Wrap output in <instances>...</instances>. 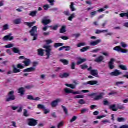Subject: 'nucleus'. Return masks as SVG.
I'll return each mask as SVG.
<instances>
[{
	"instance_id": "nucleus-1",
	"label": "nucleus",
	"mask_w": 128,
	"mask_h": 128,
	"mask_svg": "<svg viewBox=\"0 0 128 128\" xmlns=\"http://www.w3.org/2000/svg\"><path fill=\"white\" fill-rule=\"evenodd\" d=\"M32 36H34L33 40H38V27L34 26L32 30L30 32Z\"/></svg>"
},
{
	"instance_id": "nucleus-2",
	"label": "nucleus",
	"mask_w": 128,
	"mask_h": 128,
	"mask_svg": "<svg viewBox=\"0 0 128 128\" xmlns=\"http://www.w3.org/2000/svg\"><path fill=\"white\" fill-rule=\"evenodd\" d=\"M43 48L46 49V56H48L46 60H48L50 56V52L52 50V47L50 46H44Z\"/></svg>"
},
{
	"instance_id": "nucleus-3",
	"label": "nucleus",
	"mask_w": 128,
	"mask_h": 128,
	"mask_svg": "<svg viewBox=\"0 0 128 128\" xmlns=\"http://www.w3.org/2000/svg\"><path fill=\"white\" fill-rule=\"evenodd\" d=\"M27 122L30 126H36L38 125V120L34 118L28 119Z\"/></svg>"
},
{
	"instance_id": "nucleus-4",
	"label": "nucleus",
	"mask_w": 128,
	"mask_h": 128,
	"mask_svg": "<svg viewBox=\"0 0 128 128\" xmlns=\"http://www.w3.org/2000/svg\"><path fill=\"white\" fill-rule=\"evenodd\" d=\"M14 91L10 92L8 94V98H6V102H10L12 100H16V96L14 95Z\"/></svg>"
},
{
	"instance_id": "nucleus-5",
	"label": "nucleus",
	"mask_w": 128,
	"mask_h": 128,
	"mask_svg": "<svg viewBox=\"0 0 128 128\" xmlns=\"http://www.w3.org/2000/svg\"><path fill=\"white\" fill-rule=\"evenodd\" d=\"M52 22V20H50V17L46 16L44 17L42 21V24H44L45 26H48V24H50Z\"/></svg>"
},
{
	"instance_id": "nucleus-6",
	"label": "nucleus",
	"mask_w": 128,
	"mask_h": 128,
	"mask_svg": "<svg viewBox=\"0 0 128 128\" xmlns=\"http://www.w3.org/2000/svg\"><path fill=\"white\" fill-rule=\"evenodd\" d=\"M88 72H90V74L94 76H96L98 74V70H92V68L90 67L88 69Z\"/></svg>"
},
{
	"instance_id": "nucleus-7",
	"label": "nucleus",
	"mask_w": 128,
	"mask_h": 128,
	"mask_svg": "<svg viewBox=\"0 0 128 128\" xmlns=\"http://www.w3.org/2000/svg\"><path fill=\"white\" fill-rule=\"evenodd\" d=\"M120 74H122V73L118 70H115L114 72L110 74V76H118Z\"/></svg>"
},
{
	"instance_id": "nucleus-8",
	"label": "nucleus",
	"mask_w": 128,
	"mask_h": 128,
	"mask_svg": "<svg viewBox=\"0 0 128 128\" xmlns=\"http://www.w3.org/2000/svg\"><path fill=\"white\" fill-rule=\"evenodd\" d=\"M62 102V99H56V100L53 101L51 103V106L52 108H56L58 106V102Z\"/></svg>"
},
{
	"instance_id": "nucleus-9",
	"label": "nucleus",
	"mask_w": 128,
	"mask_h": 128,
	"mask_svg": "<svg viewBox=\"0 0 128 128\" xmlns=\"http://www.w3.org/2000/svg\"><path fill=\"white\" fill-rule=\"evenodd\" d=\"M100 42H102V40H98L96 41H92L90 42V46H98V44H100Z\"/></svg>"
},
{
	"instance_id": "nucleus-10",
	"label": "nucleus",
	"mask_w": 128,
	"mask_h": 128,
	"mask_svg": "<svg viewBox=\"0 0 128 128\" xmlns=\"http://www.w3.org/2000/svg\"><path fill=\"white\" fill-rule=\"evenodd\" d=\"M115 60L112 58L110 61L108 63V66L110 70H114V62Z\"/></svg>"
},
{
	"instance_id": "nucleus-11",
	"label": "nucleus",
	"mask_w": 128,
	"mask_h": 128,
	"mask_svg": "<svg viewBox=\"0 0 128 128\" xmlns=\"http://www.w3.org/2000/svg\"><path fill=\"white\" fill-rule=\"evenodd\" d=\"M14 40V37L12 36V34L5 36L3 38V40L4 42H6V40Z\"/></svg>"
},
{
	"instance_id": "nucleus-12",
	"label": "nucleus",
	"mask_w": 128,
	"mask_h": 128,
	"mask_svg": "<svg viewBox=\"0 0 128 128\" xmlns=\"http://www.w3.org/2000/svg\"><path fill=\"white\" fill-rule=\"evenodd\" d=\"M104 93H100L99 96H97L94 98V100H102V98H104Z\"/></svg>"
},
{
	"instance_id": "nucleus-13",
	"label": "nucleus",
	"mask_w": 128,
	"mask_h": 128,
	"mask_svg": "<svg viewBox=\"0 0 128 128\" xmlns=\"http://www.w3.org/2000/svg\"><path fill=\"white\" fill-rule=\"evenodd\" d=\"M24 72H36V68H30L27 69H25L23 71Z\"/></svg>"
},
{
	"instance_id": "nucleus-14",
	"label": "nucleus",
	"mask_w": 128,
	"mask_h": 128,
	"mask_svg": "<svg viewBox=\"0 0 128 128\" xmlns=\"http://www.w3.org/2000/svg\"><path fill=\"white\" fill-rule=\"evenodd\" d=\"M104 58L103 56H100L99 57L97 58L95 60L96 62H102L104 61Z\"/></svg>"
},
{
	"instance_id": "nucleus-15",
	"label": "nucleus",
	"mask_w": 128,
	"mask_h": 128,
	"mask_svg": "<svg viewBox=\"0 0 128 128\" xmlns=\"http://www.w3.org/2000/svg\"><path fill=\"white\" fill-rule=\"evenodd\" d=\"M79 61L77 62V64L78 66H80V64H84V62H86V58H78Z\"/></svg>"
},
{
	"instance_id": "nucleus-16",
	"label": "nucleus",
	"mask_w": 128,
	"mask_h": 128,
	"mask_svg": "<svg viewBox=\"0 0 128 128\" xmlns=\"http://www.w3.org/2000/svg\"><path fill=\"white\" fill-rule=\"evenodd\" d=\"M38 56H44V50L42 49H38Z\"/></svg>"
},
{
	"instance_id": "nucleus-17",
	"label": "nucleus",
	"mask_w": 128,
	"mask_h": 128,
	"mask_svg": "<svg viewBox=\"0 0 128 128\" xmlns=\"http://www.w3.org/2000/svg\"><path fill=\"white\" fill-rule=\"evenodd\" d=\"M12 50L14 54H20V48H14L12 49Z\"/></svg>"
},
{
	"instance_id": "nucleus-18",
	"label": "nucleus",
	"mask_w": 128,
	"mask_h": 128,
	"mask_svg": "<svg viewBox=\"0 0 128 128\" xmlns=\"http://www.w3.org/2000/svg\"><path fill=\"white\" fill-rule=\"evenodd\" d=\"M30 60L29 59H26L23 62V64H25V66H29L30 64Z\"/></svg>"
},
{
	"instance_id": "nucleus-19",
	"label": "nucleus",
	"mask_w": 128,
	"mask_h": 128,
	"mask_svg": "<svg viewBox=\"0 0 128 128\" xmlns=\"http://www.w3.org/2000/svg\"><path fill=\"white\" fill-rule=\"evenodd\" d=\"M88 84H90V86H94V84H98V82L96 80L90 81L87 82Z\"/></svg>"
},
{
	"instance_id": "nucleus-20",
	"label": "nucleus",
	"mask_w": 128,
	"mask_h": 128,
	"mask_svg": "<svg viewBox=\"0 0 128 128\" xmlns=\"http://www.w3.org/2000/svg\"><path fill=\"white\" fill-rule=\"evenodd\" d=\"M68 76H70V74L68 73H64L62 74H60V78H68Z\"/></svg>"
},
{
	"instance_id": "nucleus-21",
	"label": "nucleus",
	"mask_w": 128,
	"mask_h": 128,
	"mask_svg": "<svg viewBox=\"0 0 128 128\" xmlns=\"http://www.w3.org/2000/svg\"><path fill=\"white\" fill-rule=\"evenodd\" d=\"M36 14H38V11L35 10L31 12L29 14V16H32V18H34V16H36Z\"/></svg>"
},
{
	"instance_id": "nucleus-22",
	"label": "nucleus",
	"mask_w": 128,
	"mask_h": 128,
	"mask_svg": "<svg viewBox=\"0 0 128 128\" xmlns=\"http://www.w3.org/2000/svg\"><path fill=\"white\" fill-rule=\"evenodd\" d=\"M110 110H112L113 112H118V108H116V105L114 104L110 106Z\"/></svg>"
},
{
	"instance_id": "nucleus-23",
	"label": "nucleus",
	"mask_w": 128,
	"mask_h": 128,
	"mask_svg": "<svg viewBox=\"0 0 128 128\" xmlns=\"http://www.w3.org/2000/svg\"><path fill=\"white\" fill-rule=\"evenodd\" d=\"M21 70L20 69H18V68H16L14 66H13V72L14 74H18V72H20Z\"/></svg>"
},
{
	"instance_id": "nucleus-24",
	"label": "nucleus",
	"mask_w": 128,
	"mask_h": 128,
	"mask_svg": "<svg viewBox=\"0 0 128 128\" xmlns=\"http://www.w3.org/2000/svg\"><path fill=\"white\" fill-rule=\"evenodd\" d=\"M70 9L71 10L72 12H76V9L74 8V3L71 2L70 6Z\"/></svg>"
},
{
	"instance_id": "nucleus-25",
	"label": "nucleus",
	"mask_w": 128,
	"mask_h": 128,
	"mask_svg": "<svg viewBox=\"0 0 128 128\" xmlns=\"http://www.w3.org/2000/svg\"><path fill=\"white\" fill-rule=\"evenodd\" d=\"M108 30H96V34H102V32H108Z\"/></svg>"
},
{
	"instance_id": "nucleus-26",
	"label": "nucleus",
	"mask_w": 128,
	"mask_h": 128,
	"mask_svg": "<svg viewBox=\"0 0 128 128\" xmlns=\"http://www.w3.org/2000/svg\"><path fill=\"white\" fill-rule=\"evenodd\" d=\"M13 22L14 24H20L22 22V20L16 19L13 21Z\"/></svg>"
},
{
	"instance_id": "nucleus-27",
	"label": "nucleus",
	"mask_w": 128,
	"mask_h": 128,
	"mask_svg": "<svg viewBox=\"0 0 128 128\" xmlns=\"http://www.w3.org/2000/svg\"><path fill=\"white\" fill-rule=\"evenodd\" d=\"M65 86L68 88H72V90H74V88H76V85H74L72 84H65Z\"/></svg>"
},
{
	"instance_id": "nucleus-28",
	"label": "nucleus",
	"mask_w": 128,
	"mask_h": 128,
	"mask_svg": "<svg viewBox=\"0 0 128 128\" xmlns=\"http://www.w3.org/2000/svg\"><path fill=\"white\" fill-rule=\"evenodd\" d=\"M34 22H24V24H25V26H29L30 28H32V26H34Z\"/></svg>"
},
{
	"instance_id": "nucleus-29",
	"label": "nucleus",
	"mask_w": 128,
	"mask_h": 128,
	"mask_svg": "<svg viewBox=\"0 0 128 128\" xmlns=\"http://www.w3.org/2000/svg\"><path fill=\"white\" fill-rule=\"evenodd\" d=\"M76 18V14H73L70 15V16L68 18V20H70V22H72V20Z\"/></svg>"
},
{
	"instance_id": "nucleus-30",
	"label": "nucleus",
	"mask_w": 128,
	"mask_h": 128,
	"mask_svg": "<svg viewBox=\"0 0 128 128\" xmlns=\"http://www.w3.org/2000/svg\"><path fill=\"white\" fill-rule=\"evenodd\" d=\"M90 47L86 46V47L84 48H83L81 49L80 50V52H86L88 50H90Z\"/></svg>"
},
{
	"instance_id": "nucleus-31",
	"label": "nucleus",
	"mask_w": 128,
	"mask_h": 128,
	"mask_svg": "<svg viewBox=\"0 0 128 128\" xmlns=\"http://www.w3.org/2000/svg\"><path fill=\"white\" fill-rule=\"evenodd\" d=\"M10 30V26L8 24H6L3 26L2 30Z\"/></svg>"
},
{
	"instance_id": "nucleus-32",
	"label": "nucleus",
	"mask_w": 128,
	"mask_h": 128,
	"mask_svg": "<svg viewBox=\"0 0 128 128\" xmlns=\"http://www.w3.org/2000/svg\"><path fill=\"white\" fill-rule=\"evenodd\" d=\"M121 50H122V48L120 47V46H117L114 48V50L118 52H120Z\"/></svg>"
},
{
	"instance_id": "nucleus-33",
	"label": "nucleus",
	"mask_w": 128,
	"mask_h": 128,
	"mask_svg": "<svg viewBox=\"0 0 128 128\" xmlns=\"http://www.w3.org/2000/svg\"><path fill=\"white\" fill-rule=\"evenodd\" d=\"M64 46V44L62 43H56L54 44V48H60V46Z\"/></svg>"
},
{
	"instance_id": "nucleus-34",
	"label": "nucleus",
	"mask_w": 128,
	"mask_h": 128,
	"mask_svg": "<svg viewBox=\"0 0 128 128\" xmlns=\"http://www.w3.org/2000/svg\"><path fill=\"white\" fill-rule=\"evenodd\" d=\"M64 92L66 94H72V90L68 89V88H66L64 89Z\"/></svg>"
},
{
	"instance_id": "nucleus-35",
	"label": "nucleus",
	"mask_w": 128,
	"mask_h": 128,
	"mask_svg": "<svg viewBox=\"0 0 128 128\" xmlns=\"http://www.w3.org/2000/svg\"><path fill=\"white\" fill-rule=\"evenodd\" d=\"M66 26H62V28L60 30V34H64V32H66Z\"/></svg>"
},
{
	"instance_id": "nucleus-36",
	"label": "nucleus",
	"mask_w": 128,
	"mask_h": 128,
	"mask_svg": "<svg viewBox=\"0 0 128 128\" xmlns=\"http://www.w3.org/2000/svg\"><path fill=\"white\" fill-rule=\"evenodd\" d=\"M119 67L122 70H128V68L126 66L120 65Z\"/></svg>"
},
{
	"instance_id": "nucleus-37",
	"label": "nucleus",
	"mask_w": 128,
	"mask_h": 128,
	"mask_svg": "<svg viewBox=\"0 0 128 128\" xmlns=\"http://www.w3.org/2000/svg\"><path fill=\"white\" fill-rule=\"evenodd\" d=\"M18 90H19L18 92L19 94H20L21 96H22L24 94V92H25L24 88H20Z\"/></svg>"
},
{
	"instance_id": "nucleus-38",
	"label": "nucleus",
	"mask_w": 128,
	"mask_h": 128,
	"mask_svg": "<svg viewBox=\"0 0 128 128\" xmlns=\"http://www.w3.org/2000/svg\"><path fill=\"white\" fill-rule=\"evenodd\" d=\"M24 116H26V118H28V117L30 116V114L28 112V110H24Z\"/></svg>"
},
{
	"instance_id": "nucleus-39",
	"label": "nucleus",
	"mask_w": 128,
	"mask_h": 128,
	"mask_svg": "<svg viewBox=\"0 0 128 128\" xmlns=\"http://www.w3.org/2000/svg\"><path fill=\"white\" fill-rule=\"evenodd\" d=\"M88 112V108H84L81 110V114H86V112Z\"/></svg>"
},
{
	"instance_id": "nucleus-40",
	"label": "nucleus",
	"mask_w": 128,
	"mask_h": 128,
	"mask_svg": "<svg viewBox=\"0 0 128 128\" xmlns=\"http://www.w3.org/2000/svg\"><path fill=\"white\" fill-rule=\"evenodd\" d=\"M60 62H62V64H66V66H68V61L67 60H60Z\"/></svg>"
},
{
	"instance_id": "nucleus-41",
	"label": "nucleus",
	"mask_w": 128,
	"mask_h": 128,
	"mask_svg": "<svg viewBox=\"0 0 128 128\" xmlns=\"http://www.w3.org/2000/svg\"><path fill=\"white\" fill-rule=\"evenodd\" d=\"M80 68H82V70H86L88 66L86 64H84L83 65H81Z\"/></svg>"
},
{
	"instance_id": "nucleus-42",
	"label": "nucleus",
	"mask_w": 128,
	"mask_h": 128,
	"mask_svg": "<svg viewBox=\"0 0 128 128\" xmlns=\"http://www.w3.org/2000/svg\"><path fill=\"white\" fill-rule=\"evenodd\" d=\"M86 45V42H82L80 43L77 45L78 48H81V46H84Z\"/></svg>"
},
{
	"instance_id": "nucleus-43",
	"label": "nucleus",
	"mask_w": 128,
	"mask_h": 128,
	"mask_svg": "<svg viewBox=\"0 0 128 128\" xmlns=\"http://www.w3.org/2000/svg\"><path fill=\"white\" fill-rule=\"evenodd\" d=\"M38 108L40 110H44L46 108V106H44L42 104H38Z\"/></svg>"
},
{
	"instance_id": "nucleus-44",
	"label": "nucleus",
	"mask_w": 128,
	"mask_h": 128,
	"mask_svg": "<svg viewBox=\"0 0 128 128\" xmlns=\"http://www.w3.org/2000/svg\"><path fill=\"white\" fill-rule=\"evenodd\" d=\"M14 44H9L7 46H4V48H14Z\"/></svg>"
},
{
	"instance_id": "nucleus-45",
	"label": "nucleus",
	"mask_w": 128,
	"mask_h": 128,
	"mask_svg": "<svg viewBox=\"0 0 128 128\" xmlns=\"http://www.w3.org/2000/svg\"><path fill=\"white\" fill-rule=\"evenodd\" d=\"M121 18H124V16H126V18H128V12L127 13H123L120 14Z\"/></svg>"
},
{
	"instance_id": "nucleus-46",
	"label": "nucleus",
	"mask_w": 128,
	"mask_h": 128,
	"mask_svg": "<svg viewBox=\"0 0 128 128\" xmlns=\"http://www.w3.org/2000/svg\"><path fill=\"white\" fill-rule=\"evenodd\" d=\"M84 98V96H82V95H78L76 96H75L74 97V98L76 99V98Z\"/></svg>"
},
{
	"instance_id": "nucleus-47",
	"label": "nucleus",
	"mask_w": 128,
	"mask_h": 128,
	"mask_svg": "<svg viewBox=\"0 0 128 128\" xmlns=\"http://www.w3.org/2000/svg\"><path fill=\"white\" fill-rule=\"evenodd\" d=\"M126 120V119H124V118H118V122H124Z\"/></svg>"
},
{
	"instance_id": "nucleus-48",
	"label": "nucleus",
	"mask_w": 128,
	"mask_h": 128,
	"mask_svg": "<svg viewBox=\"0 0 128 128\" xmlns=\"http://www.w3.org/2000/svg\"><path fill=\"white\" fill-rule=\"evenodd\" d=\"M76 120H78V117L74 116V117L72 118V120H70V122L71 123H72V122H76Z\"/></svg>"
},
{
	"instance_id": "nucleus-49",
	"label": "nucleus",
	"mask_w": 128,
	"mask_h": 128,
	"mask_svg": "<svg viewBox=\"0 0 128 128\" xmlns=\"http://www.w3.org/2000/svg\"><path fill=\"white\" fill-rule=\"evenodd\" d=\"M71 68L72 70H76V63L74 62L72 63Z\"/></svg>"
},
{
	"instance_id": "nucleus-50",
	"label": "nucleus",
	"mask_w": 128,
	"mask_h": 128,
	"mask_svg": "<svg viewBox=\"0 0 128 128\" xmlns=\"http://www.w3.org/2000/svg\"><path fill=\"white\" fill-rule=\"evenodd\" d=\"M62 108H63V110L65 112L66 114H68V109L64 106H62Z\"/></svg>"
},
{
	"instance_id": "nucleus-51",
	"label": "nucleus",
	"mask_w": 128,
	"mask_h": 128,
	"mask_svg": "<svg viewBox=\"0 0 128 128\" xmlns=\"http://www.w3.org/2000/svg\"><path fill=\"white\" fill-rule=\"evenodd\" d=\"M28 100H34V98L32 95H29L28 96Z\"/></svg>"
},
{
	"instance_id": "nucleus-52",
	"label": "nucleus",
	"mask_w": 128,
	"mask_h": 128,
	"mask_svg": "<svg viewBox=\"0 0 128 128\" xmlns=\"http://www.w3.org/2000/svg\"><path fill=\"white\" fill-rule=\"evenodd\" d=\"M78 104H85L86 102H84V100H80L78 102Z\"/></svg>"
},
{
	"instance_id": "nucleus-53",
	"label": "nucleus",
	"mask_w": 128,
	"mask_h": 128,
	"mask_svg": "<svg viewBox=\"0 0 128 128\" xmlns=\"http://www.w3.org/2000/svg\"><path fill=\"white\" fill-rule=\"evenodd\" d=\"M43 110H44V114H50V112L49 110L46 108Z\"/></svg>"
},
{
	"instance_id": "nucleus-54",
	"label": "nucleus",
	"mask_w": 128,
	"mask_h": 128,
	"mask_svg": "<svg viewBox=\"0 0 128 128\" xmlns=\"http://www.w3.org/2000/svg\"><path fill=\"white\" fill-rule=\"evenodd\" d=\"M120 52L122 54H127V52H128V50L122 49L121 48V50Z\"/></svg>"
},
{
	"instance_id": "nucleus-55",
	"label": "nucleus",
	"mask_w": 128,
	"mask_h": 128,
	"mask_svg": "<svg viewBox=\"0 0 128 128\" xmlns=\"http://www.w3.org/2000/svg\"><path fill=\"white\" fill-rule=\"evenodd\" d=\"M17 68H20L21 70L24 68V66H22V64H18L17 66Z\"/></svg>"
},
{
	"instance_id": "nucleus-56",
	"label": "nucleus",
	"mask_w": 128,
	"mask_h": 128,
	"mask_svg": "<svg viewBox=\"0 0 128 128\" xmlns=\"http://www.w3.org/2000/svg\"><path fill=\"white\" fill-rule=\"evenodd\" d=\"M122 48H126L128 47V45L126 44V43L124 42H121L120 44Z\"/></svg>"
},
{
	"instance_id": "nucleus-57",
	"label": "nucleus",
	"mask_w": 128,
	"mask_h": 128,
	"mask_svg": "<svg viewBox=\"0 0 128 128\" xmlns=\"http://www.w3.org/2000/svg\"><path fill=\"white\" fill-rule=\"evenodd\" d=\"M72 94H80V91H76V92H74V90H72Z\"/></svg>"
},
{
	"instance_id": "nucleus-58",
	"label": "nucleus",
	"mask_w": 128,
	"mask_h": 128,
	"mask_svg": "<svg viewBox=\"0 0 128 128\" xmlns=\"http://www.w3.org/2000/svg\"><path fill=\"white\" fill-rule=\"evenodd\" d=\"M46 44H52V40H49L46 41Z\"/></svg>"
},
{
	"instance_id": "nucleus-59",
	"label": "nucleus",
	"mask_w": 128,
	"mask_h": 128,
	"mask_svg": "<svg viewBox=\"0 0 128 128\" xmlns=\"http://www.w3.org/2000/svg\"><path fill=\"white\" fill-rule=\"evenodd\" d=\"M44 8L45 10H48V8H50V6L49 5H45L44 6Z\"/></svg>"
},
{
	"instance_id": "nucleus-60",
	"label": "nucleus",
	"mask_w": 128,
	"mask_h": 128,
	"mask_svg": "<svg viewBox=\"0 0 128 128\" xmlns=\"http://www.w3.org/2000/svg\"><path fill=\"white\" fill-rule=\"evenodd\" d=\"M64 126V122H60L58 124V128H62V126Z\"/></svg>"
},
{
	"instance_id": "nucleus-61",
	"label": "nucleus",
	"mask_w": 128,
	"mask_h": 128,
	"mask_svg": "<svg viewBox=\"0 0 128 128\" xmlns=\"http://www.w3.org/2000/svg\"><path fill=\"white\" fill-rule=\"evenodd\" d=\"M124 84V82H116V86H120V84Z\"/></svg>"
},
{
	"instance_id": "nucleus-62",
	"label": "nucleus",
	"mask_w": 128,
	"mask_h": 128,
	"mask_svg": "<svg viewBox=\"0 0 128 128\" xmlns=\"http://www.w3.org/2000/svg\"><path fill=\"white\" fill-rule=\"evenodd\" d=\"M48 2L51 4V6H54V0H48Z\"/></svg>"
},
{
	"instance_id": "nucleus-63",
	"label": "nucleus",
	"mask_w": 128,
	"mask_h": 128,
	"mask_svg": "<svg viewBox=\"0 0 128 128\" xmlns=\"http://www.w3.org/2000/svg\"><path fill=\"white\" fill-rule=\"evenodd\" d=\"M96 11H95V12H92L90 13V14L91 16H92V18L93 16H96Z\"/></svg>"
},
{
	"instance_id": "nucleus-64",
	"label": "nucleus",
	"mask_w": 128,
	"mask_h": 128,
	"mask_svg": "<svg viewBox=\"0 0 128 128\" xmlns=\"http://www.w3.org/2000/svg\"><path fill=\"white\" fill-rule=\"evenodd\" d=\"M109 104H110V103L108 102V101L104 100V106H108Z\"/></svg>"
}]
</instances>
